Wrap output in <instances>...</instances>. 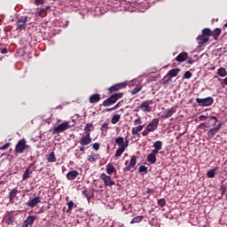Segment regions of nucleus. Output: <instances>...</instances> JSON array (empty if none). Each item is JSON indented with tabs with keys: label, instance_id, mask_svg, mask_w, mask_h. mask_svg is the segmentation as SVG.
<instances>
[{
	"label": "nucleus",
	"instance_id": "2eb2a0df",
	"mask_svg": "<svg viewBox=\"0 0 227 227\" xmlns=\"http://www.w3.org/2000/svg\"><path fill=\"white\" fill-rule=\"evenodd\" d=\"M121 4L122 5V6H124V8L126 9V10H130V8H134V7H137V6H139V4H137V3H132V2H127V1H121Z\"/></svg>",
	"mask_w": 227,
	"mask_h": 227
},
{
	"label": "nucleus",
	"instance_id": "2f4dec72",
	"mask_svg": "<svg viewBox=\"0 0 227 227\" xmlns=\"http://www.w3.org/2000/svg\"><path fill=\"white\" fill-rule=\"evenodd\" d=\"M120 118H121L120 114H114V116L112 118L113 125H116V123L120 121Z\"/></svg>",
	"mask_w": 227,
	"mask_h": 227
},
{
	"label": "nucleus",
	"instance_id": "39448f33",
	"mask_svg": "<svg viewBox=\"0 0 227 227\" xmlns=\"http://www.w3.org/2000/svg\"><path fill=\"white\" fill-rule=\"evenodd\" d=\"M24 150H29V145H26V139H20L15 147L16 153H22Z\"/></svg>",
	"mask_w": 227,
	"mask_h": 227
},
{
	"label": "nucleus",
	"instance_id": "603ef678",
	"mask_svg": "<svg viewBox=\"0 0 227 227\" xmlns=\"http://www.w3.org/2000/svg\"><path fill=\"white\" fill-rule=\"evenodd\" d=\"M43 3H45V0H35V4H36V6H39V4H43Z\"/></svg>",
	"mask_w": 227,
	"mask_h": 227
},
{
	"label": "nucleus",
	"instance_id": "6e6552de",
	"mask_svg": "<svg viewBox=\"0 0 227 227\" xmlns=\"http://www.w3.org/2000/svg\"><path fill=\"white\" fill-rule=\"evenodd\" d=\"M100 178L103 180L105 187L114 185V181H113L111 176H106V173H103L100 175Z\"/></svg>",
	"mask_w": 227,
	"mask_h": 227
},
{
	"label": "nucleus",
	"instance_id": "49530a36",
	"mask_svg": "<svg viewBox=\"0 0 227 227\" xmlns=\"http://www.w3.org/2000/svg\"><path fill=\"white\" fill-rule=\"evenodd\" d=\"M109 125V123L105 122L102 126L100 130H102V132H104V130H107V129H109L107 126Z\"/></svg>",
	"mask_w": 227,
	"mask_h": 227
},
{
	"label": "nucleus",
	"instance_id": "9b49d317",
	"mask_svg": "<svg viewBox=\"0 0 227 227\" xmlns=\"http://www.w3.org/2000/svg\"><path fill=\"white\" fill-rule=\"evenodd\" d=\"M17 194H19V190L17 188H13L9 192V195L7 196L10 203H15V198H17Z\"/></svg>",
	"mask_w": 227,
	"mask_h": 227
},
{
	"label": "nucleus",
	"instance_id": "b1692460",
	"mask_svg": "<svg viewBox=\"0 0 227 227\" xmlns=\"http://www.w3.org/2000/svg\"><path fill=\"white\" fill-rule=\"evenodd\" d=\"M145 219L144 215H138V216H135L131 221H130V224H137L141 223L143 220Z\"/></svg>",
	"mask_w": 227,
	"mask_h": 227
},
{
	"label": "nucleus",
	"instance_id": "0eeeda50",
	"mask_svg": "<svg viewBox=\"0 0 227 227\" xmlns=\"http://www.w3.org/2000/svg\"><path fill=\"white\" fill-rule=\"evenodd\" d=\"M222 127H223V122H219L215 128H212L211 129H209L207 133V137H209V139H212V137H215V134H217V132L221 130Z\"/></svg>",
	"mask_w": 227,
	"mask_h": 227
},
{
	"label": "nucleus",
	"instance_id": "c03bdc74",
	"mask_svg": "<svg viewBox=\"0 0 227 227\" xmlns=\"http://www.w3.org/2000/svg\"><path fill=\"white\" fill-rule=\"evenodd\" d=\"M140 90H141V87H136L135 89H133L131 90V94L132 95H137V93H139Z\"/></svg>",
	"mask_w": 227,
	"mask_h": 227
},
{
	"label": "nucleus",
	"instance_id": "a211bd4d",
	"mask_svg": "<svg viewBox=\"0 0 227 227\" xmlns=\"http://www.w3.org/2000/svg\"><path fill=\"white\" fill-rule=\"evenodd\" d=\"M187 56H188L187 52L183 51L179 55L176 56V61H178V63H184V61H185V59H187Z\"/></svg>",
	"mask_w": 227,
	"mask_h": 227
},
{
	"label": "nucleus",
	"instance_id": "7c9ffc66",
	"mask_svg": "<svg viewBox=\"0 0 227 227\" xmlns=\"http://www.w3.org/2000/svg\"><path fill=\"white\" fill-rule=\"evenodd\" d=\"M116 145H118L120 147H121L123 145H125V140L122 137H119L115 139Z\"/></svg>",
	"mask_w": 227,
	"mask_h": 227
},
{
	"label": "nucleus",
	"instance_id": "13d9d810",
	"mask_svg": "<svg viewBox=\"0 0 227 227\" xmlns=\"http://www.w3.org/2000/svg\"><path fill=\"white\" fill-rule=\"evenodd\" d=\"M206 126L207 124L205 122H202L198 126V129H207Z\"/></svg>",
	"mask_w": 227,
	"mask_h": 227
},
{
	"label": "nucleus",
	"instance_id": "393cba45",
	"mask_svg": "<svg viewBox=\"0 0 227 227\" xmlns=\"http://www.w3.org/2000/svg\"><path fill=\"white\" fill-rule=\"evenodd\" d=\"M179 73L180 68H174L168 71V74L169 75V77H176V75H178Z\"/></svg>",
	"mask_w": 227,
	"mask_h": 227
},
{
	"label": "nucleus",
	"instance_id": "dca6fc26",
	"mask_svg": "<svg viewBox=\"0 0 227 227\" xmlns=\"http://www.w3.org/2000/svg\"><path fill=\"white\" fill-rule=\"evenodd\" d=\"M129 146V140H126L125 145L121 147H119L115 153V157H121V153L125 152V149Z\"/></svg>",
	"mask_w": 227,
	"mask_h": 227
},
{
	"label": "nucleus",
	"instance_id": "79ce46f5",
	"mask_svg": "<svg viewBox=\"0 0 227 227\" xmlns=\"http://www.w3.org/2000/svg\"><path fill=\"white\" fill-rule=\"evenodd\" d=\"M136 164H137V158H136V156H132L129 160V165L134 168V166H136Z\"/></svg>",
	"mask_w": 227,
	"mask_h": 227
},
{
	"label": "nucleus",
	"instance_id": "ea45409f",
	"mask_svg": "<svg viewBox=\"0 0 227 227\" xmlns=\"http://www.w3.org/2000/svg\"><path fill=\"white\" fill-rule=\"evenodd\" d=\"M159 207H166V199L162 198L157 200Z\"/></svg>",
	"mask_w": 227,
	"mask_h": 227
},
{
	"label": "nucleus",
	"instance_id": "5fc2aeb1",
	"mask_svg": "<svg viewBox=\"0 0 227 227\" xmlns=\"http://www.w3.org/2000/svg\"><path fill=\"white\" fill-rule=\"evenodd\" d=\"M119 106H120V103H118L117 105H115L114 107H112V108H107V109H106L105 111H113L114 109H117V107H119Z\"/></svg>",
	"mask_w": 227,
	"mask_h": 227
},
{
	"label": "nucleus",
	"instance_id": "bb28decb",
	"mask_svg": "<svg viewBox=\"0 0 227 227\" xmlns=\"http://www.w3.org/2000/svg\"><path fill=\"white\" fill-rule=\"evenodd\" d=\"M217 169H219V168H214L213 169H210L209 171H207V178H214V176H215V173Z\"/></svg>",
	"mask_w": 227,
	"mask_h": 227
},
{
	"label": "nucleus",
	"instance_id": "7ed1b4c3",
	"mask_svg": "<svg viewBox=\"0 0 227 227\" xmlns=\"http://www.w3.org/2000/svg\"><path fill=\"white\" fill-rule=\"evenodd\" d=\"M122 97H123L122 92L115 93V94L112 95L110 98H108L107 99H106L103 102V106L105 107H109V106H113V104H116V102H118V100H120V98H122Z\"/></svg>",
	"mask_w": 227,
	"mask_h": 227
},
{
	"label": "nucleus",
	"instance_id": "c9c22d12",
	"mask_svg": "<svg viewBox=\"0 0 227 227\" xmlns=\"http://www.w3.org/2000/svg\"><path fill=\"white\" fill-rule=\"evenodd\" d=\"M139 173H144V175H146L148 173V167L142 165L138 168Z\"/></svg>",
	"mask_w": 227,
	"mask_h": 227
},
{
	"label": "nucleus",
	"instance_id": "338daca9",
	"mask_svg": "<svg viewBox=\"0 0 227 227\" xmlns=\"http://www.w3.org/2000/svg\"><path fill=\"white\" fill-rule=\"evenodd\" d=\"M29 225L27 224V223L26 222V220L23 222V224L21 227H28Z\"/></svg>",
	"mask_w": 227,
	"mask_h": 227
},
{
	"label": "nucleus",
	"instance_id": "680f3d73",
	"mask_svg": "<svg viewBox=\"0 0 227 227\" xmlns=\"http://www.w3.org/2000/svg\"><path fill=\"white\" fill-rule=\"evenodd\" d=\"M222 196L226 193V187H221Z\"/></svg>",
	"mask_w": 227,
	"mask_h": 227
},
{
	"label": "nucleus",
	"instance_id": "ddd939ff",
	"mask_svg": "<svg viewBox=\"0 0 227 227\" xmlns=\"http://www.w3.org/2000/svg\"><path fill=\"white\" fill-rule=\"evenodd\" d=\"M90 143H91V137H90V133L83 136L80 140V145H82V146H86Z\"/></svg>",
	"mask_w": 227,
	"mask_h": 227
},
{
	"label": "nucleus",
	"instance_id": "c756f323",
	"mask_svg": "<svg viewBox=\"0 0 227 227\" xmlns=\"http://www.w3.org/2000/svg\"><path fill=\"white\" fill-rule=\"evenodd\" d=\"M47 160L48 162H56V154H54V152L50 153Z\"/></svg>",
	"mask_w": 227,
	"mask_h": 227
},
{
	"label": "nucleus",
	"instance_id": "4468645a",
	"mask_svg": "<svg viewBox=\"0 0 227 227\" xmlns=\"http://www.w3.org/2000/svg\"><path fill=\"white\" fill-rule=\"evenodd\" d=\"M217 123V117L215 116H211L208 120L207 122L206 123L205 128L206 129H210V127H215V124Z\"/></svg>",
	"mask_w": 227,
	"mask_h": 227
},
{
	"label": "nucleus",
	"instance_id": "4d7b16f0",
	"mask_svg": "<svg viewBox=\"0 0 227 227\" xmlns=\"http://www.w3.org/2000/svg\"><path fill=\"white\" fill-rule=\"evenodd\" d=\"M160 151V149H155V148H154V149L152 151L151 153H152L153 155H155V156H156L157 153H159Z\"/></svg>",
	"mask_w": 227,
	"mask_h": 227
},
{
	"label": "nucleus",
	"instance_id": "4be33fe9",
	"mask_svg": "<svg viewBox=\"0 0 227 227\" xmlns=\"http://www.w3.org/2000/svg\"><path fill=\"white\" fill-rule=\"evenodd\" d=\"M198 43L200 45L203 44V43H207V42H208V37L201 35H199L197 38H196Z\"/></svg>",
	"mask_w": 227,
	"mask_h": 227
},
{
	"label": "nucleus",
	"instance_id": "e2e57ef3",
	"mask_svg": "<svg viewBox=\"0 0 227 227\" xmlns=\"http://www.w3.org/2000/svg\"><path fill=\"white\" fill-rule=\"evenodd\" d=\"M153 192H154L153 189H150V188L147 189V194H153Z\"/></svg>",
	"mask_w": 227,
	"mask_h": 227
},
{
	"label": "nucleus",
	"instance_id": "3c124183",
	"mask_svg": "<svg viewBox=\"0 0 227 227\" xmlns=\"http://www.w3.org/2000/svg\"><path fill=\"white\" fill-rule=\"evenodd\" d=\"M92 148L94 149V150H99L100 149V144H98V143H95V144H93V145H92Z\"/></svg>",
	"mask_w": 227,
	"mask_h": 227
},
{
	"label": "nucleus",
	"instance_id": "f257e3e1",
	"mask_svg": "<svg viewBox=\"0 0 227 227\" xmlns=\"http://www.w3.org/2000/svg\"><path fill=\"white\" fill-rule=\"evenodd\" d=\"M75 125V122H73L72 125H70V121H65L64 122L59 124L58 126L53 127L52 129V134H61V132H65V130H68V129H72Z\"/></svg>",
	"mask_w": 227,
	"mask_h": 227
},
{
	"label": "nucleus",
	"instance_id": "6ab92c4d",
	"mask_svg": "<svg viewBox=\"0 0 227 227\" xmlns=\"http://www.w3.org/2000/svg\"><path fill=\"white\" fill-rule=\"evenodd\" d=\"M38 219V216L36 215H29L27 217V219L25 220V222H27V224L28 226H33V224L35 223V222Z\"/></svg>",
	"mask_w": 227,
	"mask_h": 227
},
{
	"label": "nucleus",
	"instance_id": "864d4df0",
	"mask_svg": "<svg viewBox=\"0 0 227 227\" xmlns=\"http://www.w3.org/2000/svg\"><path fill=\"white\" fill-rule=\"evenodd\" d=\"M132 168H133V167L130 166V165L125 167V168H123L124 173H127V171H130V169H131Z\"/></svg>",
	"mask_w": 227,
	"mask_h": 227
},
{
	"label": "nucleus",
	"instance_id": "69168bd1",
	"mask_svg": "<svg viewBox=\"0 0 227 227\" xmlns=\"http://www.w3.org/2000/svg\"><path fill=\"white\" fill-rule=\"evenodd\" d=\"M188 65H192L194 63V60L192 59H190L187 60Z\"/></svg>",
	"mask_w": 227,
	"mask_h": 227
},
{
	"label": "nucleus",
	"instance_id": "aec40b11",
	"mask_svg": "<svg viewBox=\"0 0 227 227\" xmlns=\"http://www.w3.org/2000/svg\"><path fill=\"white\" fill-rule=\"evenodd\" d=\"M100 100V94H93L90 97L89 101L90 104H97Z\"/></svg>",
	"mask_w": 227,
	"mask_h": 227
},
{
	"label": "nucleus",
	"instance_id": "423d86ee",
	"mask_svg": "<svg viewBox=\"0 0 227 227\" xmlns=\"http://www.w3.org/2000/svg\"><path fill=\"white\" fill-rule=\"evenodd\" d=\"M150 106H153V100H146L142 102V104L139 106V109L143 111L144 113H150L152 107Z\"/></svg>",
	"mask_w": 227,
	"mask_h": 227
},
{
	"label": "nucleus",
	"instance_id": "5701e85b",
	"mask_svg": "<svg viewBox=\"0 0 227 227\" xmlns=\"http://www.w3.org/2000/svg\"><path fill=\"white\" fill-rule=\"evenodd\" d=\"M147 162H149V164H155V162H157V156L155 154H152L149 153L147 155Z\"/></svg>",
	"mask_w": 227,
	"mask_h": 227
},
{
	"label": "nucleus",
	"instance_id": "58836bf2",
	"mask_svg": "<svg viewBox=\"0 0 227 227\" xmlns=\"http://www.w3.org/2000/svg\"><path fill=\"white\" fill-rule=\"evenodd\" d=\"M14 222H15V217L10 216L9 218H7L5 223L6 224H8V226H13Z\"/></svg>",
	"mask_w": 227,
	"mask_h": 227
},
{
	"label": "nucleus",
	"instance_id": "37998d69",
	"mask_svg": "<svg viewBox=\"0 0 227 227\" xmlns=\"http://www.w3.org/2000/svg\"><path fill=\"white\" fill-rule=\"evenodd\" d=\"M90 127H93V123H87L86 126L84 127V131L91 132V129H90Z\"/></svg>",
	"mask_w": 227,
	"mask_h": 227
},
{
	"label": "nucleus",
	"instance_id": "f704fd0d",
	"mask_svg": "<svg viewBox=\"0 0 227 227\" xmlns=\"http://www.w3.org/2000/svg\"><path fill=\"white\" fill-rule=\"evenodd\" d=\"M153 147L157 150H162V141L158 140L153 144Z\"/></svg>",
	"mask_w": 227,
	"mask_h": 227
},
{
	"label": "nucleus",
	"instance_id": "cd10ccee",
	"mask_svg": "<svg viewBox=\"0 0 227 227\" xmlns=\"http://www.w3.org/2000/svg\"><path fill=\"white\" fill-rule=\"evenodd\" d=\"M144 128H145L144 125H140V126L132 128L131 132H132L133 136H136L138 132H141V130H143Z\"/></svg>",
	"mask_w": 227,
	"mask_h": 227
},
{
	"label": "nucleus",
	"instance_id": "c85d7f7f",
	"mask_svg": "<svg viewBox=\"0 0 227 227\" xmlns=\"http://www.w3.org/2000/svg\"><path fill=\"white\" fill-rule=\"evenodd\" d=\"M217 74H218V75H220V77H226V76H227L226 68H224V67H220V68L218 69Z\"/></svg>",
	"mask_w": 227,
	"mask_h": 227
},
{
	"label": "nucleus",
	"instance_id": "f8f14e48",
	"mask_svg": "<svg viewBox=\"0 0 227 227\" xmlns=\"http://www.w3.org/2000/svg\"><path fill=\"white\" fill-rule=\"evenodd\" d=\"M125 86H126L125 82H120V83L111 86L108 89V90L110 91V93H114V91H120V90H123V88H125Z\"/></svg>",
	"mask_w": 227,
	"mask_h": 227
},
{
	"label": "nucleus",
	"instance_id": "412c9836",
	"mask_svg": "<svg viewBox=\"0 0 227 227\" xmlns=\"http://www.w3.org/2000/svg\"><path fill=\"white\" fill-rule=\"evenodd\" d=\"M31 175H33V170H29V167L26 168L25 172L22 176V180H27L28 178H31Z\"/></svg>",
	"mask_w": 227,
	"mask_h": 227
},
{
	"label": "nucleus",
	"instance_id": "8fccbe9b",
	"mask_svg": "<svg viewBox=\"0 0 227 227\" xmlns=\"http://www.w3.org/2000/svg\"><path fill=\"white\" fill-rule=\"evenodd\" d=\"M10 148V143H6L2 147H0V150H8Z\"/></svg>",
	"mask_w": 227,
	"mask_h": 227
},
{
	"label": "nucleus",
	"instance_id": "a878e982",
	"mask_svg": "<svg viewBox=\"0 0 227 227\" xmlns=\"http://www.w3.org/2000/svg\"><path fill=\"white\" fill-rule=\"evenodd\" d=\"M116 172V168H114V166H113V164L109 163L106 166V173L107 175H113V173Z\"/></svg>",
	"mask_w": 227,
	"mask_h": 227
},
{
	"label": "nucleus",
	"instance_id": "1a4fd4ad",
	"mask_svg": "<svg viewBox=\"0 0 227 227\" xmlns=\"http://www.w3.org/2000/svg\"><path fill=\"white\" fill-rule=\"evenodd\" d=\"M157 127H159V120L154 118L147 126L146 129L150 132H153L157 130Z\"/></svg>",
	"mask_w": 227,
	"mask_h": 227
},
{
	"label": "nucleus",
	"instance_id": "f3484780",
	"mask_svg": "<svg viewBox=\"0 0 227 227\" xmlns=\"http://www.w3.org/2000/svg\"><path fill=\"white\" fill-rule=\"evenodd\" d=\"M79 176V172L77 170H71L67 174V180H75Z\"/></svg>",
	"mask_w": 227,
	"mask_h": 227
},
{
	"label": "nucleus",
	"instance_id": "09e8293b",
	"mask_svg": "<svg viewBox=\"0 0 227 227\" xmlns=\"http://www.w3.org/2000/svg\"><path fill=\"white\" fill-rule=\"evenodd\" d=\"M88 160H89V162H97L95 160V156H93V155H89Z\"/></svg>",
	"mask_w": 227,
	"mask_h": 227
},
{
	"label": "nucleus",
	"instance_id": "9d476101",
	"mask_svg": "<svg viewBox=\"0 0 227 227\" xmlns=\"http://www.w3.org/2000/svg\"><path fill=\"white\" fill-rule=\"evenodd\" d=\"M42 197H35L34 199L29 200L26 205L27 207H29L30 208H35V207H36V205H38V203H40L42 200Z\"/></svg>",
	"mask_w": 227,
	"mask_h": 227
},
{
	"label": "nucleus",
	"instance_id": "6e6d98bb",
	"mask_svg": "<svg viewBox=\"0 0 227 227\" xmlns=\"http://www.w3.org/2000/svg\"><path fill=\"white\" fill-rule=\"evenodd\" d=\"M148 134H150V131H148L147 128H145V129L142 132V135L144 137H146V136H148Z\"/></svg>",
	"mask_w": 227,
	"mask_h": 227
},
{
	"label": "nucleus",
	"instance_id": "20e7f679",
	"mask_svg": "<svg viewBox=\"0 0 227 227\" xmlns=\"http://www.w3.org/2000/svg\"><path fill=\"white\" fill-rule=\"evenodd\" d=\"M195 100L198 106H200V107H208V106H212V104H214V98L212 97H207L204 98H197Z\"/></svg>",
	"mask_w": 227,
	"mask_h": 227
},
{
	"label": "nucleus",
	"instance_id": "a19ab883",
	"mask_svg": "<svg viewBox=\"0 0 227 227\" xmlns=\"http://www.w3.org/2000/svg\"><path fill=\"white\" fill-rule=\"evenodd\" d=\"M67 206L68 208L67 212H72V210L74 209V200H70L69 202H67Z\"/></svg>",
	"mask_w": 227,
	"mask_h": 227
},
{
	"label": "nucleus",
	"instance_id": "f03ea898",
	"mask_svg": "<svg viewBox=\"0 0 227 227\" xmlns=\"http://www.w3.org/2000/svg\"><path fill=\"white\" fill-rule=\"evenodd\" d=\"M31 17L29 16H21L20 19H18L16 23V29L17 31H22L23 29H26L27 27V22H30Z\"/></svg>",
	"mask_w": 227,
	"mask_h": 227
},
{
	"label": "nucleus",
	"instance_id": "473e14b6",
	"mask_svg": "<svg viewBox=\"0 0 227 227\" xmlns=\"http://www.w3.org/2000/svg\"><path fill=\"white\" fill-rule=\"evenodd\" d=\"M169 82H171V76L167 74L162 79V84H169Z\"/></svg>",
	"mask_w": 227,
	"mask_h": 227
},
{
	"label": "nucleus",
	"instance_id": "774afa93",
	"mask_svg": "<svg viewBox=\"0 0 227 227\" xmlns=\"http://www.w3.org/2000/svg\"><path fill=\"white\" fill-rule=\"evenodd\" d=\"M45 121H46V123L50 124L51 121V117L47 118V119L45 120Z\"/></svg>",
	"mask_w": 227,
	"mask_h": 227
},
{
	"label": "nucleus",
	"instance_id": "de8ad7c7",
	"mask_svg": "<svg viewBox=\"0 0 227 227\" xmlns=\"http://www.w3.org/2000/svg\"><path fill=\"white\" fill-rule=\"evenodd\" d=\"M199 120H200V121H207V120H208V116H207V115H200V116L199 117Z\"/></svg>",
	"mask_w": 227,
	"mask_h": 227
},
{
	"label": "nucleus",
	"instance_id": "72a5a7b5",
	"mask_svg": "<svg viewBox=\"0 0 227 227\" xmlns=\"http://www.w3.org/2000/svg\"><path fill=\"white\" fill-rule=\"evenodd\" d=\"M212 35H214L215 40H217V38H219V35H221V29L220 28H215L212 32Z\"/></svg>",
	"mask_w": 227,
	"mask_h": 227
},
{
	"label": "nucleus",
	"instance_id": "e433bc0d",
	"mask_svg": "<svg viewBox=\"0 0 227 227\" xmlns=\"http://www.w3.org/2000/svg\"><path fill=\"white\" fill-rule=\"evenodd\" d=\"M82 193L83 194V196H85V198H87L88 201H90V194H91V190L85 189L82 192Z\"/></svg>",
	"mask_w": 227,
	"mask_h": 227
},
{
	"label": "nucleus",
	"instance_id": "4c0bfd02",
	"mask_svg": "<svg viewBox=\"0 0 227 227\" xmlns=\"http://www.w3.org/2000/svg\"><path fill=\"white\" fill-rule=\"evenodd\" d=\"M202 35L204 36H212V30H210V28H204L202 30Z\"/></svg>",
	"mask_w": 227,
	"mask_h": 227
},
{
	"label": "nucleus",
	"instance_id": "052dcab7",
	"mask_svg": "<svg viewBox=\"0 0 227 227\" xmlns=\"http://www.w3.org/2000/svg\"><path fill=\"white\" fill-rule=\"evenodd\" d=\"M135 123H136L137 125H141V118L138 117L137 119H136V120H135Z\"/></svg>",
	"mask_w": 227,
	"mask_h": 227
},
{
	"label": "nucleus",
	"instance_id": "0e129e2a",
	"mask_svg": "<svg viewBox=\"0 0 227 227\" xmlns=\"http://www.w3.org/2000/svg\"><path fill=\"white\" fill-rule=\"evenodd\" d=\"M93 157L95 160H98V159H100V154H94Z\"/></svg>",
	"mask_w": 227,
	"mask_h": 227
},
{
	"label": "nucleus",
	"instance_id": "bf43d9fd",
	"mask_svg": "<svg viewBox=\"0 0 227 227\" xmlns=\"http://www.w3.org/2000/svg\"><path fill=\"white\" fill-rule=\"evenodd\" d=\"M1 54H8V49L3 48V49L1 50Z\"/></svg>",
	"mask_w": 227,
	"mask_h": 227
},
{
	"label": "nucleus",
	"instance_id": "a18cd8bd",
	"mask_svg": "<svg viewBox=\"0 0 227 227\" xmlns=\"http://www.w3.org/2000/svg\"><path fill=\"white\" fill-rule=\"evenodd\" d=\"M191 77H192V73H191V71H186L184 73V79H191Z\"/></svg>",
	"mask_w": 227,
	"mask_h": 227
}]
</instances>
